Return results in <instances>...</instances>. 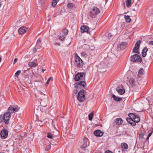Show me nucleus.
Masks as SVG:
<instances>
[{"instance_id":"e433bc0d","label":"nucleus","mask_w":153,"mask_h":153,"mask_svg":"<svg viewBox=\"0 0 153 153\" xmlns=\"http://www.w3.org/2000/svg\"><path fill=\"white\" fill-rule=\"evenodd\" d=\"M81 55L82 56L84 57H87V54L85 52H83L81 53Z\"/></svg>"},{"instance_id":"6ab92c4d","label":"nucleus","mask_w":153,"mask_h":153,"mask_svg":"<svg viewBox=\"0 0 153 153\" xmlns=\"http://www.w3.org/2000/svg\"><path fill=\"white\" fill-rule=\"evenodd\" d=\"M148 50V48L146 47H145L142 51V55L143 57H145L146 55V52Z\"/></svg>"},{"instance_id":"58836bf2","label":"nucleus","mask_w":153,"mask_h":153,"mask_svg":"<svg viewBox=\"0 0 153 153\" xmlns=\"http://www.w3.org/2000/svg\"><path fill=\"white\" fill-rule=\"evenodd\" d=\"M65 38V37L64 36H62L59 37V39L60 40L63 41L64 40Z\"/></svg>"},{"instance_id":"f8f14e48","label":"nucleus","mask_w":153,"mask_h":153,"mask_svg":"<svg viewBox=\"0 0 153 153\" xmlns=\"http://www.w3.org/2000/svg\"><path fill=\"white\" fill-rule=\"evenodd\" d=\"M123 123L122 119L120 118H118L115 119L114 121V123L117 126H120Z\"/></svg>"},{"instance_id":"423d86ee","label":"nucleus","mask_w":153,"mask_h":153,"mask_svg":"<svg viewBox=\"0 0 153 153\" xmlns=\"http://www.w3.org/2000/svg\"><path fill=\"white\" fill-rule=\"evenodd\" d=\"M100 12L99 8L96 7H94L91 9L90 14L91 16L95 17L96 16L99 14Z\"/></svg>"},{"instance_id":"c03bdc74","label":"nucleus","mask_w":153,"mask_h":153,"mask_svg":"<svg viewBox=\"0 0 153 153\" xmlns=\"http://www.w3.org/2000/svg\"><path fill=\"white\" fill-rule=\"evenodd\" d=\"M18 59L17 58H16L14 59V61H13V64H15V63L17 61Z\"/></svg>"},{"instance_id":"20e7f679","label":"nucleus","mask_w":153,"mask_h":153,"mask_svg":"<svg viewBox=\"0 0 153 153\" xmlns=\"http://www.w3.org/2000/svg\"><path fill=\"white\" fill-rule=\"evenodd\" d=\"M85 91L83 89L79 91L77 95V99L80 102H82L85 99Z\"/></svg>"},{"instance_id":"4d7b16f0","label":"nucleus","mask_w":153,"mask_h":153,"mask_svg":"<svg viewBox=\"0 0 153 153\" xmlns=\"http://www.w3.org/2000/svg\"><path fill=\"white\" fill-rule=\"evenodd\" d=\"M0 153H2V152H0Z\"/></svg>"},{"instance_id":"393cba45","label":"nucleus","mask_w":153,"mask_h":153,"mask_svg":"<svg viewBox=\"0 0 153 153\" xmlns=\"http://www.w3.org/2000/svg\"><path fill=\"white\" fill-rule=\"evenodd\" d=\"M124 18L126 22H131V20L129 16L125 15L124 16Z\"/></svg>"},{"instance_id":"ea45409f","label":"nucleus","mask_w":153,"mask_h":153,"mask_svg":"<svg viewBox=\"0 0 153 153\" xmlns=\"http://www.w3.org/2000/svg\"><path fill=\"white\" fill-rule=\"evenodd\" d=\"M114 35L112 34V33H109L108 34V37H111L112 36Z\"/></svg>"},{"instance_id":"09e8293b","label":"nucleus","mask_w":153,"mask_h":153,"mask_svg":"<svg viewBox=\"0 0 153 153\" xmlns=\"http://www.w3.org/2000/svg\"><path fill=\"white\" fill-rule=\"evenodd\" d=\"M152 132L150 133L149 134V135H148V137H150V136L152 134Z\"/></svg>"},{"instance_id":"9b49d317","label":"nucleus","mask_w":153,"mask_h":153,"mask_svg":"<svg viewBox=\"0 0 153 153\" xmlns=\"http://www.w3.org/2000/svg\"><path fill=\"white\" fill-rule=\"evenodd\" d=\"M27 28L23 26L20 27L19 30V33L20 34H23L27 32Z\"/></svg>"},{"instance_id":"f704fd0d","label":"nucleus","mask_w":153,"mask_h":153,"mask_svg":"<svg viewBox=\"0 0 153 153\" xmlns=\"http://www.w3.org/2000/svg\"><path fill=\"white\" fill-rule=\"evenodd\" d=\"M57 3V2H56L55 0H52V5L53 7H55L56 6Z\"/></svg>"},{"instance_id":"c9c22d12","label":"nucleus","mask_w":153,"mask_h":153,"mask_svg":"<svg viewBox=\"0 0 153 153\" xmlns=\"http://www.w3.org/2000/svg\"><path fill=\"white\" fill-rule=\"evenodd\" d=\"M68 30L67 29H63L62 30V32L65 35H66L68 33Z\"/></svg>"},{"instance_id":"49530a36","label":"nucleus","mask_w":153,"mask_h":153,"mask_svg":"<svg viewBox=\"0 0 153 153\" xmlns=\"http://www.w3.org/2000/svg\"><path fill=\"white\" fill-rule=\"evenodd\" d=\"M54 45H58V46L60 45V43H59L55 42L54 43Z\"/></svg>"},{"instance_id":"4c0bfd02","label":"nucleus","mask_w":153,"mask_h":153,"mask_svg":"<svg viewBox=\"0 0 153 153\" xmlns=\"http://www.w3.org/2000/svg\"><path fill=\"white\" fill-rule=\"evenodd\" d=\"M21 73V71L20 70L18 71L15 73V76H17L19 75Z\"/></svg>"},{"instance_id":"4468645a","label":"nucleus","mask_w":153,"mask_h":153,"mask_svg":"<svg viewBox=\"0 0 153 153\" xmlns=\"http://www.w3.org/2000/svg\"><path fill=\"white\" fill-rule=\"evenodd\" d=\"M94 135L97 137H101L103 135V133L100 130H97L94 131Z\"/></svg>"},{"instance_id":"cd10ccee","label":"nucleus","mask_w":153,"mask_h":153,"mask_svg":"<svg viewBox=\"0 0 153 153\" xmlns=\"http://www.w3.org/2000/svg\"><path fill=\"white\" fill-rule=\"evenodd\" d=\"M141 42V40H138L137 42L135 45V46H136V47L139 48Z\"/></svg>"},{"instance_id":"f3484780","label":"nucleus","mask_w":153,"mask_h":153,"mask_svg":"<svg viewBox=\"0 0 153 153\" xmlns=\"http://www.w3.org/2000/svg\"><path fill=\"white\" fill-rule=\"evenodd\" d=\"M116 91L120 95H122L125 92V90L124 89H121L119 87H117L116 89Z\"/></svg>"},{"instance_id":"7ed1b4c3","label":"nucleus","mask_w":153,"mask_h":153,"mask_svg":"<svg viewBox=\"0 0 153 153\" xmlns=\"http://www.w3.org/2000/svg\"><path fill=\"white\" fill-rule=\"evenodd\" d=\"M74 65L78 68H81L83 65V62L77 54L75 56Z\"/></svg>"},{"instance_id":"4be33fe9","label":"nucleus","mask_w":153,"mask_h":153,"mask_svg":"<svg viewBox=\"0 0 153 153\" xmlns=\"http://www.w3.org/2000/svg\"><path fill=\"white\" fill-rule=\"evenodd\" d=\"M121 147L122 150L127 149H128V146L127 144L125 143H123L121 144Z\"/></svg>"},{"instance_id":"a19ab883","label":"nucleus","mask_w":153,"mask_h":153,"mask_svg":"<svg viewBox=\"0 0 153 153\" xmlns=\"http://www.w3.org/2000/svg\"><path fill=\"white\" fill-rule=\"evenodd\" d=\"M37 48L35 47L33 49V53H35L37 52Z\"/></svg>"},{"instance_id":"603ef678","label":"nucleus","mask_w":153,"mask_h":153,"mask_svg":"<svg viewBox=\"0 0 153 153\" xmlns=\"http://www.w3.org/2000/svg\"><path fill=\"white\" fill-rule=\"evenodd\" d=\"M34 61H37V59H34Z\"/></svg>"},{"instance_id":"b1692460","label":"nucleus","mask_w":153,"mask_h":153,"mask_svg":"<svg viewBox=\"0 0 153 153\" xmlns=\"http://www.w3.org/2000/svg\"><path fill=\"white\" fill-rule=\"evenodd\" d=\"M112 97L116 101H119L122 100V98L117 97L114 94L112 95Z\"/></svg>"},{"instance_id":"7c9ffc66","label":"nucleus","mask_w":153,"mask_h":153,"mask_svg":"<svg viewBox=\"0 0 153 153\" xmlns=\"http://www.w3.org/2000/svg\"><path fill=\"white\" fill-rule=\"evenodd\" d=\"M51 80H53V79L52 77H50L48 78V79L47 81L45 83V85L46 86H47L48 85V84L50 82V81Z\"/></svg>"},{"instance_id":"39448f33","label":"nucleus","mask_w":153,"mask_h":153,"mask_svg":"<svg viewBox=\"0 0 153 153\" xmlns=\"http://www.w3.org/2000/svg\"><path fill=\"white\" fill-rule=\"evenodd\" d=\"M129 84L134 88L139 87L140 86L139 83L137 80L133 78H130L128 81Z\"/></svg>"},{"instance_id":"5701e85b","label":"nucleus","mask_w":153,"mask_h":153,"mask_svg":"<svg viewBox=\"0 0 153 153\" xmlns=\"http://www.w3.org/2000/svg\"><path fill=\"white\" fill-rule=\"evenodd\" d=\"M132 52L133 53H135L139 54L140 53L139 48L136 47V46H135V47L133 49Z\"/></svg>"},{"instance_id":"0eeeda50","label":"nucleus","mask_w":153,"mask_h":153,"mask_svg":"<svg viewBox=\"0 0 153 153\" xmlns=\"http://www.w3.org/2000/svg\"><path fill=\"white\" fill-rule=\"evenodd\" d=\"M11 117L10 111H7L5 113L3 116L4 121L5 124H8L9 123L10 119Z\"/></svg>"},{"instance_id":"412c9836","label":"nucleus","mask_w":153,"mask_h":153,"mask_svg":"<svg viewBox=\"0 0 153 153\" xmlns=\"http://www.w3.org/2000/svg\"><path fill=\"white\" fill-rule=\"evenodd\" d=\"M87 142L85 140H84L83 144L81 146V148L82 150H85L86 148L87 147Z\"/></svg>"},{"instance_id":"a878e982","label":"nucleus","mask_w":153,"mask_h":153,"mask_svg":"<svg viewBox=\"0 0 153 153\" xmlns=\"http://www.w3.org/2000/svg\"><path fill=\"white\" fill-rule=\"evenodd\" d=\"M143 70L142 68H140L138 71V74L139 77L143 74Z\"/></svg>"},{"instance_id":"1a4fd4ad","label":"nucleus","mask_w":153,"mask_h":153,"mask_svg":"<svg viewBox=\"0 0 153 153\" xmlns=\"http://www.w3.org/2000/svg\"><path fill=\"white\" fill-rule=\"evenodd\" d=\"M8 135V132L5 128L3 129L1 131V136L2 139H5L7 137Z\"/></svg>"},{"instance_id":"6e6552de","label":"nucleus","mask_w":153,"mask_h":153,"mask_svg":"<svg viewBox=\"0 0 153 153\" xmlns=\"http://www.w3.org/2000/svg\"><path fill=\"white\" fill-rule=\"evenodd\" d=\"M130 60L134 62H141L142 61L141 57L137 54L132 55L130 57Z\"/></svg>"},{"instance_id":"8fccbe9b","label":"nucleus","mask_w":153,"mask_h":153,"mask_svg":"<svg viewBox=\"0 0 153 153\" xmlns=\"http://www.w3.org/2000/svg\"><path fill=\"white\" fill-rule=\"evenodd\" d=\"M149 137H148V136L146 138V140H147L149 138Z\"/></svg>"},{"instance_id":"9d476101","label":"nucleus","mask_w":153,"mask_h":153,"mask_svg":"<svg viewBox=\"0 0 153 153\" xmlns=\"http://www.w3.org/2000/svg\"><path fill=\"white\" fill-rule=\"evenodd\" d=\"M19 108L18 107L14 108L12 106H10L8 109V111H10V114L15 113L18 111Z\"/></svg>"},{"instance_id":"a211bd4d","label":"nucleus","mask_w":153,"mask_h":153,"mask_svg":"<svg viewBox=\"0 0 153 153\" xmlns=\"http://www.w3.org/2000/svg\"><path fill=\"white\" fill-rule=\"evenodd\" d=\"M128 44L127 42H123L120 45V48L121 50L124 49L126 47Z\"/></svg>"},{"instance_id":"79ce46f5","label":"nucleus","mask_w":153,"mask_h":153,"mask_svg":"<svg viewBox=\"0 0 153 153\" xmlns=\"http://www.w3.org/2000/svg\"><path fill=\"white\" fill-rule=\"evenodd\" d=\"M4 121V120L3 119V117L2 116L0 115V123Z\"/></svg>"},{"instance_id":"c756f323","label":"nucleus","mask_w":153,"mask_h":153,"mask_svg":"<svg viewBox=\"0 0 153 153\" xmlns=\"http://www.w3.org/2000/svg\"><path fill=\"white\" fill-rule=\"evenodd\" d=\"M94 113L93 112H91L88 115L89 120H91L93 118V116Z\"/></svg>"},{"instance_id":"3c124183","label":"nucleus","mask_w":153,"mask_h":153,"mask_svg":"<svg viewBox=\"0 0 153 153\" xmlns=\"http://www.w3.org/2000/svg\"><path fill=\"white\" fill-rule=\"evenodd\" d=\"M53 126L54 128L55 129H56V128L55 125H53Z\"/></svg>"},{"instance_id":"aec40b11","label":"nucleus","mask_w":153,"mask_h":153,"mask_svg":"<svg viewBox=\"0 0 153 153\" xmlns=\"http://www.w3.org/2000/svg\"><path fill=\"white\" fill-rule=\"evenodd\" d=\"M28 65L30 67L34 68L38 66V64H36L35 62H29L28 63Z\"/></svg>"},{"instance_id":"2eb2a0df","label":"nucleus","mask_w":153,"mask_h":153,"mask_svg":"<svg viewBox=\"0 0 153 153\" xmlns=\"http://www.w3.org/2000/svg\"><path fill=\"white\" fill-rule=\"evenodd\" d=\"M45 119V118H40V120H36V123L39 126H42L44 124L43 121Z\"/></svg>"},{"instance_id":"2f4dec72","label":"nucleus","mask_w":153,"mask_h":153,"mask_svg":"<svg viewBox=\"0 0 153 153\" xmlns=\"http://www.w3.org/2000/svg\"><path fill=\"white\" fill-rule=\"evenodd\" d=\"M42 43L36 44L35 47L37 49H39L42 48Z\"/></svg>"},{"instance_id":"de8ad7c7","label":"nucleus","mask_w":153,"mask_h":153,"mask_svg":"<svg viewBox=\"0 0 153 153\" xmlns=\"http://www.w3.org/2000/svg\"><path fill=\"white\" fill-rule=\"evenodd\" d=\"M46 70V69H44L43 68H42V72L43 73L44 72V71H45Z\"/></svg>"},{"instance_id":"864d4df0","label":"nucleus","mask_w":153,"mask_h":153,"mask_svg":"<svg viewBox=\"0 0 153 153\" xmlns=\"http://www.w3.org/2000/svg\"><path fill=\"white\" fill-rule=\"evenodd\" d=\"M1 58L0 57V62H1Z\"/></svg>"},{"instance_id":"473e14b6","label":"nucleus","mask_w":153,"mask_h":153,"mask_svg":"<svg viewBox=\"0 0 153 153\" xmlns=\"http://www.w3.org/2000/svg\"><path fill=\"white\" fill-rule=\"evenodd\" d=\"M51 145L50 144L46 145L45 147V150L46 151H48L51 148Z\"/></svg>"},{"instance_id":"f257e3e1","label":"nucleus","mask_w":153,"mask_h":153,"mask_svg":"<svg viewBox=\"0 0 153 153\" xmlns=\"http://www.w3.org/2000/svg\"><path fill=\"white\" fill-rule=\"evenodd\" d=\"M85 73L81 72L78 73L75 76L74 80L75 81H78L81 80L76 83V85L75 87V88H78L81 86H82L84 88H85L86 85L85 81Z\"/></svg>"},{"instance_id":"72a5a7b5","label":"nucleus","mask_w":153,"mask_h":153,"mask_svg":"<svg viewBox=\"0 0 153 153\" xmlns=\"http://www.w3.org/2000/svg\"><path fill=\"white\" fill-rule=\"evenodd\" d=\"M74 6V5L73 4L71 3H69L67 5V7L69 9L72 8Z\"/></svg>"},{"instance_id":"f03ea898","label":"nucleus","mask_w":153,"mask_h":153,"mask_svg":"<svg viewBox=\"0 0 153 153\" xmlns=\"http://www.w3.org/2000/svg\"><path fill=\"white\" fill-rule=\"evenodd\" d=\"M128 116L129 117L127 118L126 120L131 126H135L136 125V123L139 122L140 121V117L133 113H129Z\"/></svg>"},{"instance_id":"37998d69","label":"nucleus","mask_w":153,"mask_h":153,"mask_svg":"<svg viewBox=\"0 0 153 153\" xmlns=\"http://www.w3.org/2000/svg\"><path fill=\"white\" fill-rule=\"evenodd\" d=\"M40 44L42 43H41V40L40 39H38L37 41V43L36 44Z\"/></svg>"},{"instance_id":"bb28decb","label":"nucleus","mask_w":153,"mask_h":153,"mask_svg":"<svg viewBox=\"0 0 153 153\" xmlns=\"http://www.w3.org/2000/svg\"><path fill=\"white\" fill-rule=\"evenodd\" d=\"M126 3L127 7H130L131 6V0H127L126 1Z\"/></svg>"},{"instance_id":"6e6d98bb","label":"nucleus","mask_w":153,"mask_h":153,"mask_svg":"<svg viewBox=\"0 0 153 153\" xmlns=\"http://www.w3.org/2000/svg\"><path fill=\"white\" fill-rule=\"evenodd\" d=\"M56 2H58V1L59 0H55Z\"/></svg>"},{"instance_id":"a18cd8bd","label":"nucleus","mask_w":153,"mask_h":153,"mask_svg":"<svg viewBox=\"0 0 153 153\" xmlns=\"http://www.w3.org/2000/svg\"><path fill=\"white\" fill-rule=\"evenodd\" d=\"M149 44L150 45H153V41H150L149 42Z\"/></svg>"},{"instance_id":"c85d7f7f","label":"nucleus","mask_w":153,"mask_h":153,"mask_svg":"<svg viewBox=\"0 0 153 153\" xmlns=\"http://www.w3.org/2000/svg\"><path fill=\"white\" fill-rule=\"evenodd\" d=\"M47 137L50 139H53V134L50 133L48 132L47 133Z\"/></svg>"},{"instance_id":"5fc2aeb1","label":"nucleus","mask_w":153,"mask_h":153,"mask_svg":"<svg viewBox=\"0 0 153 153\" xmlns=\"http://www.w3.org/2000/svg\"><path fill=\"white\" fill-rule=\"evenodd\" d=\"M1 2H0V7L1 6Z\"/></svg>"},{"instance_id":"ddd939ff","label":"nucleus","mask_w":153,"mask_h":153,"mask_svg":"<svg viewBox=\"0 0 153 153\" xmlns=\"http://www.w3.org/2000/svg\"><path fill=\"white\" fill-rule=\"evenodd\" d=\"M48 103V99L44 98L42 100L40 104L44 107H46Z\"/></svg>"},{"instance_id":"dca6fc26","label":"nucleus","mask_w":153,"mask_h":153,"mask_svg":"<svg viewBox=\"0 0 153 153\" xmlns=\"http://www.w3.org/2000/svg\"><path fill=\"white\" fill-rule=\"evenodd\" d=\"M81 32L82 33L84 32L88 33L89 27L86 26H82L80 28Z\"/></svg>"}]
</instances>
